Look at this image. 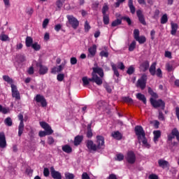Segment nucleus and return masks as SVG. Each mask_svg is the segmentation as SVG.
<instances>
[{
	"label": "nucleus",
	"mask_w": 179,
	"mask_h": 179,
	"mask_svg": "<svg viewBox=\"0 0 179 179\" xmlns=\"http://www.w3.org/2000/svg\"><path fill=\"white\" fill-rule=\"evenodd\" d=\"M92 70V77L90 80H94V83H96L98 86H101L103 85V79L101 78L104 76V71H103V69L100 67H93ZM96 73H98L100 77H99V76H97Z\"/></svg>",
	"instance_id": "f257e3e1"
},
{
	"label": "nucleus",
	"mask_w": 179,
	"mask_h": 179,
	"mask_svg": "<svg viewBox=\"0 0 179 179\" xmlns=\"http://www.w3.org/2000/svg\"><path fill=\"white\" fill-rule=\"evenodd\" d=\"M134 132L137 136L138 141H142L143 145L149 149V148H150V145L148 143L146 134L145 133V130H143V127L139 125L136 126L134 128Z\"/></svg>",
	"instance_id": "f03ea898"
},
{
	"label": "nucleus",
	"mask_w": 179,
	"mask_h": 179,
	"mask_svg": "<svg viewBox=\"0 0 179 179\" xmlns=\"http://www.w3.org/2000/svg\"><path fill=\"white\" fill-rule=\"evenodd\" d=\"M41 128L45 131H40L38 133V136L40 138H43L44 136H47V135H52L54 134V130L51 128V126L48 124V123L45 122H39Z\"/></svg>",
	"instance_id": "7ed1b4c3"
},
{
	"label": "nucleus",
	"mask_w": 179,
	"mask_h": 179,
	"mask_svg": "<svg viewBox=\"0 0 179 179\" xmlns=\"http://www.w3.org/2000/svg\"><path fill=\"white\" fill-rule=\"evenodd\" d=\"M150 101L154 108H159V107H161L162 110L166 108V103L162 99L156 100L153 98H150Z\"/></svg>",
	"instance_id": "20e7f679"
},
{
	"label": "nucleus",
	"mask_w": 179,
	"mask_h": 179,
	"mask_svg": "<svg viewBox=\"0 0 179 179\" xmlns=\"http://www.w3.org/2000/svg\"><path fill=\"white\" fill-rule=\"evenodd\" d=\"M146 82H148V76L144 73L137 80V87L141 88V90H144L146 87Z\"/></svg>",
	"instance_id": "39448f33"
},
{
	"label": "nucleus",
	"mask_w": 179,
	"mask_h": 179,
	"mask_svg": "<svg viewBox=\"0 0 179 179\" xmlns=\"http://www.w3.org/2000/svg\"><path fill=\"white\" fill-rule=\"evenodd\" d=\"M96 149L98 150H100V149H104L106 148V142H105V138L104 136L98 135L96 136Z\"/></svg>",
	"instance_id": "423d86ee"
},
{
	"label": "nucleus",
	"mask_w": 179,
	"mask_h": 179,
	"mask_svg": "<svg viewBox=\"0 0 179 179\" xmlns=\"http://www.w3.org/2000/svg\"><path fill=\"white\" fill-rule=\"evenodd\" d=\"M18 120L20 121L18 126V136H22L23 134V131H24V118L23 117V115L20 113L18 115Z\"/></svg>",
	"instance_id": "0eeeda50"
},
{
	"label": "nucleus",
	"mask_w": 179,
	"mask_h": 179,
	"mask_svg": "<svg viewBox=\"0 0 179 179\" xmlns=\"http://www.w3.org/2000/svg\"><path fill=\"white\" fill-rule=\"evenodd\" d=\"M66 17L71 27H73L74 30H76V29L79 27V20H78L76 17H73V15H67Z\"/></svg>",
	"instance_id": "6e6552de"
},
{
	"label": "nucleus",
	"mask_w": 179,
	"mask_h": 179,
	"mask_svg": "<svg viewBox=\"0 0 179 179\" xmlns=\"http://www.w3.org/2000/svg\"><path fill=\"white\" fill-rule=\"evenodd\" d=\"M126 160L129 164H134L136 162V155H135V152L132 150L128 151Z\"/></svg>",
	"instance_id": "1a4fd4ad"
},
{
	"label": "nucleus",
	"mask_w": 179,
	"mask_h": 179,
	"mask_svg": "<svg viewBox=\"0 0 179 179\" xmlns=\"http://www.w3.org/2000/svg\"><path fill=\"white\" fill-rule=\"evenodd\" d=\"M175 138H176L178 142H179V131L177 128L173 129L171 134L168 135V141L171 142Z\"/></svg>",
	"instance_id": "9d476101"
},
{
	"label": "nucleus",
	"mask_w": 179,
	"mask_h": 179,
	"mask_svg": "<svg viewBox=\"0 0 179 179\" xmlns=\"http://www.w3.org/2000/svg\"><path fill=\"white\" fill-rule=\"evenodd\" d=\"M11 93H12V97L13 99H15V100H20V92L17 90V87L15 85H11Z\"/></svg>",
	"instance_id": "9b49d317"
},
{
	"label": "nucleus",
	"mask_w": 179,
	"mask_h": 179,
	"mask_svg": "<svg viewBox=\"0 0 179 179\" xmlns=\"http://www.w3.org/2000/svg\"><path fill=\"white\" fill-rule=\"evenodd\" d=\"M86 146H87L89 152H90V153H92L93 152H97V150H98L96 145L94 144V143L92 140H87L86 141Z\"/></svg>",
	"instance_id": "f8f14e48"
},
{
	"label": "nucleus",
	"mask_w": 179,
	"mask_h": 179,
	"mask_svg": "<svg viewBox=\"0 0 179 179\" xmlns=\"http://www.w3.org/2000/svg\"><path fill=\"white\" fill-rule=\"evenodd\" d=\"M34 100L36 101V103H41L43 107H47V100H45L44 96L41 94H37L34 98Z\"/></svg>",
	"instance_id": "ddd939ff"
},
{
	"label": "nucleus",
	"mask_w": 179,
	"mask_h": 179,
	"mask_svg": "<svg viewBox=\"0 0 179 179\" xmlns=\"http://www.w3.org/2000/svg\"><path fill=\"white\" fill-rule=\"evenodd\" d=\"M136 15L138 19V22H140V23L143 26H146V20H145V15H143L142 10H137Z\"/></svg>",
	"instance_id": "4468645a"
},
{
	"label": "nucleus",
	"mask_w": 179,
	"mask_h": 179,
	"mask_svg": "<svg viewBox=\"0 0 179 179\" xmlns=\"http://www.w3.org/2000/svg\"><path fill=\"white\" fill-rule=\"evenodd\" d=\"M50 174L54 179H62V175L59 171H55L54 166L50 167Z\"/></svg>",
	"instance_id": "2eb2a0df"
},
{
	"label": "nucleus",
	"mask_w": 179,
	"mask_h": 179,
	"mask_svg": "<svg viewBox=\"0 0 179 179\" xmlns=\"http://www.w3.org/2000/svg\"><path fill=\"white\" fill-rule=\"evenodd\" d=\"M36 66L39 68V75H45L48 72V67L41 63H37Z\"/></svg>",
	"instance_id": "dca6fc26"
},
{
	"label": "nucleus",
	"mask_w": 179,
	"mask_h": 179,
	"mask_svg": "<svg viewBox=\"0 0 179 179\" xmlns=\"http://www.w3.org/2000/svg\"><path fill=\"white\" fill-rule=\"evenodd\" d=\"M6 137L5 136V133L1 132L0 133V148L1 149H5L6 148Z\"/></svg>",
	"instance_id": "f3484780"
},
{
	"label": "nucleus",
	"mask_w": 179,
	"mask_h": 179,
	"mask_svg": "<svg viewBox=\"0 0 179 179\" xmlns=\"http://www.w3.org/2000/svg\"><path fill=\"white\" fill-rule=\"evenodd\" d=\"M88 52L91 57H94V55H96V52H97V45L94 44L92 46L90 47L88 49Z\"/></svg>",
	"instance_id": "a211bd4d"
},
{
	"label": "nucleus",
	"mask_w": 179,
	"mask_h": 179,
	"mask_svg": "<svg viewBox=\"0 0 179 179\" xmlns=\"http://www.w3.org/2000/svg\"><path fill=\"white\" fill-rule=\"evenodd\" d=\"M86 136L88 139L93 138V130L92 129V123L87 124Z\"/></svg>",
	"instance_id": "6ab92c4d"
},
{
	"label": "nucleus",
	"mask_w": 179,
	"mask_h": 179,
	"mask_svg": "<svg viewBox=\"0 0 179 179\" xmlns=\"http://www.w3.org/2000/svg\"><path fill=\"white\" fill-rule=\"evenodd\" d=\"M158 164L160 167H162V169H166L167 167H169L170 166V164L163 159H160L158 160Z\"/></svg>",
	"instance_id": "aec40b11"
},
{
	"label": "nucleus",
	"mask_w": 179,
	"mask_h": 179,
	"mask_svg": "<svg viewBox=\"0 0 179 179\" xmlns=\"http://www.w3.org/2000/svg\"><path fill=\"white\" fill-rule=\"evenodd\" d=\"M157 63L153 62L149 68V72L152 76H155L156 75V66Z\"/></svg>",
	"instance_id": "412c9836"
},
{
	"label": "nucleus",
	"mask_w": 179,
	"mask_h": 179,
	"mask_svg": "<svg viewBox=\"0 0 179 179\" xmlns=\"http://www.w3.org/2000/svg\"><path fill=\"white\" fill-rule=\"evenodd\" d=\"M83 141V136H76L74 138V146H79Z\"/></svg>",
	"instance_id": "4be33fe9"
},
{
	"label": "nucleus",
	"mask_w": 179,
	"mask_h": 179,
	"mask_svg": "<svg viewBox=\"0 0 179 179\" xmlns=\"http://www.w3.org/2000/svg\"><path fill=\"white\" fill-rule=\"evenodd\" d=\"M154 135V142H159V138L162 136V131L160 130H155L153 131Z\"/></svg>",
	"instance_id": "5701e85b"
},
{
	"label": "nucleus",
	"mask_w": 179,
	"mask_h": 179,
	"mask_svg": "<svg viewBox=\"0 0 179 179\" xmlns=\"http://www.w3.org/2000/svg\"><path fill=\"white\" fill-rule=\"evenodd\" d=\"M149 61L146 60L140 65V68L142 69L143 72H146V71L149 69Z\"/></svg>",
	"instance_id": "b1692460"
},
{
	"label": "nucleus",
	"mask_w": 179,
	"mask_h": 179,
	"mask_svg": "<svg viewBox=\"0 0 179 179\" xmlns=\"http://www.w3.org/2000/svg\"><path fill=\"white\" fill-rule=\"evenodd\" d=\"M128 6L129 8L131 13L132 15H134L136 9L135 8V6H134V0H129Z\"/></svg>",
	"instance_id": "393cba45"
},
{
	"label": "nucleus",
	"mask_w": 179,
	"mask_h": 179,
	"mask_svg": "<svg viewBox=\"0 0 179 179\" xmlns=\"http://www.w3.org/2000/svg\"><path fill=\"white\" fill-rule=\"evenodd\" d=\"M106 104L107 103L105 101L101 100L97 102L96 107L99 110H104V108H106Z\"/></svg>",
	"instance_id": "a878e982"
},
{
	"label": "nucleus",
	"mask_w": 179,
	"mask_h": 179,
	"mask_svg": "<svg viewBox=\"0 0 179 179\" xmlns=\"http://www.w3.org/2000/svg\"><path fill=\"white\" fill-rule=\"evenodd\" d=\"M64 70V67L62 66V65H59L58 67H53L51 69V73H53V75H55L57 73L59 72H62V71Z\"/></svg>",
	"instance_id": "bb28decb"
},
{
	"label": "nucleus",
	"mask_w": 179,
	"mask_h": 179,
	"mask_svg": "<svg viewBox=\"0 0 179 179\" xmlns=\"http://www.w3.org/2000/svg\"><path fill=\"white\" fill-rule=\"evenodd\" d=\"M111 136H113L114 139H117V141H121V139H122V134L118 131L112 133Z\"/></svg>",
	"instance_id": "cd10ccee"
},
{
	"label": "nucleus",
	"mask_w": 179,
	"mask_h": 179,
	"mask_svg": "<svg viewBox=\"0 0 179 179\" xmlns=\"http://www.w3.org/2000/svg\"><path fill=\"white\" fill-rule=\"evenodd\" d=\"M171 34H172V36H175L176 33H177V29H178V24L174 22H171Z\"/></svg>",
	"instance_id": "c85d7f7f"
},
{
	"label": "nucleus",
	"mask_w": 179,
	"mask_h": 179,
	"mask_svg": "<svg viewBox=\"0 0 179 179\" xmlns=\"http://www.w3.org/2000/svg\"><path fill=\"white\" fill-rule=\"evenodd\" d=\"M63 152L65 153L69 154L72 153V147H71L69 145H64L62 148Z\"/></svg>",
	"instance_id": "c756f323"
},
{
	"label": "nucleus",
	"mask_w": 179,
	"mask_h": 179,
	"mask_svg": "<svg viewBox=\"0 0 179 179\" xmlns=\"http://www.w3.org/2000/svg\"><path fill=\"white\" fill-rule=\"evenodd\" d=\"M148 93L152 96L151 99H159V95H157V93L155 92L151 87H148Z\"/></svg>",
	"instance_id": "7c9ffc66"
},
{
	"label": "nucleus",
	"mask_w": 179,
	"mask_h": 179,
	"mask_svg": "<svg viewBox=\"0 0 179 179\" xmlns=\"http://www.w3.org/2000/svg\"><path fill=\"white\" fill-rule=\"evenodd\" d=\"M99 55L100 57H101V58H108V55H110V53L108 52V50H107V48H105L104 50H101L99 52Z\"/></svg>",
	"instance_id": "2f4dec72"
},
{
	"label": "nucleus",
	"mask_w": 179,
	"mask_h": 179,
	"mask_svg": "<svg viewBox=\"0 0 179 179\" xmlns=\"http://www.w3.org/2000/svg\"><path fill=\"white\" fill-rule=\"evenodd\" d=\"M110 65H111L112 69L113 71L114 75L117 78H120V72H118V69H117V65L114 63H111Z\"/></svg>",
	"instance_id": "473e14b6"
},
{
	"label": "nucleus",
	"mask_w": 179,
	"mask_h": 179,
	"mask_svg": "<svg viewBox=\"0 0 179 179\" xmlns=\"http://www.w3.org/2000/svg\"><path fill=\"white\" fill-rule=\"evenodd\" d=\"M136 99H138V100H140V101H143L144 104H146V96H145L144 94L138 93L136 94Z\"/></svg>",
	"instance_id": "72a5a7b5"
},
{
	"label": "nucleus",
	"mask_w": 179,
	"mask_h": 179,
	"mask_svg": "<svg viewBox=\"0 0 179 179\" xmlns=\"http://www.w3.org/2000/svg\"><path fill=\"white\" fill-rule=\"evenodd\" d=\"M26 47H31L33 44V38L31 36H27L25 39Z\"/></svg>",
	"instance_id": "f704fd0d"
},
{
	"label": "nucleus",
	"mask_w": 179,
	"mask_h": 179,
	"mask_svg": "<svg viewBox=\"0 0 179 179\" xmlns=\"http://www.w3.org/2000/svg\"><path fill=\"white\" fill-rule=\"evenodd\" d=\"M90 79H92V78H87V77H83L82 78L83 86H89V85L90 84V82L94 83V80H90Z\"/></svg>",
	"instance_id": "c9c22d12"
},
{
	"label": "nucleus",
	"mask_w": 179,
	"mask_h": 179,
	"mask_svg": "<svg viewBox=\"0 0 179 179\" xmlns=\"http://www.w3.org/2000/svg\"><path fill=\"white\" fill-rule=\"evenodd\" d=\"M3 79L5 82H7V83H9L11 86V85L13 84V79L10 78L9 76H3Z\"/></svg>",
	"instance_id": "e433bc0d"
},
{
	"label": "nucleus",
	"mask_w": 179,
	"mask_h": 179,
	"mask_svg": "<svg viewBox=\"0 0 179 179\" xmlns=\"http://www.w3.org/2000/svg\"><path fill=\"white\" fill-rule=\"evenodd\" d=\"M136 41H138L139 44H145L146 43V37L145 36H138Z\"/></svg>",
	"instance_id": "4c0bfd02"
},
{
	"label": "nucleus",
	"mask_w": 179,
	"mask_h": 179,
	"mask_svg": "<svg viewBox=\"0 0 179 179\" xmlns=\"http://www.w3.org/2000/svg\"><path fill=\"white\" fill-rule=\"evenodd\" d=\"M31 48L33 50H34V51H40V50H41V45H40L37 42L34 43Z\"/></svg>",
	"instance_id": "58836bf2"
},
{
	"label": "nucleus",
	"mask_w": 179,
	"mask_h": 179,
	"mask_svg": "<svg viewBox=\"0 0 179 179\" xmlns=\"http://www.w3.org/2000/svg\"><path fill=\"white\" fill-rule=\"evenodd\" d=\"M4 124L7 125V127H12L13 122H12V118L8 117L4 120Z\"/></svg>",
	"instance_id": "ea45409f"
},
{
	"label": "nucleus",
	"mask_w": 179,
	"mask_h": 179,
	"mask_svg": "<svg viewBox=\"0 0 179 179\" xmlns=\"http://www.w3.org/2000/svg\"><path fill=\"white\" fill-rule=\"evenodd\" d=\"M121 23H122V20H120V19H117V20H115L114 21H113L111 26H112V27H116V26H120V24H121Z\"/></svg>",
	"instance_id": "a19ab883"
},
{
	"label": "nucleus",
	"mask_w": 179,
	"mask_h": 179,
	"mask_svg": "<svg viewBox=\"0 0 179 179\" xmlns=\"http://www.w3.org/2000/svg\"><path fill=\"white\" fill-rule=\"evenodd\" d=\"M169 22V17H167V14H164L161 17V24H166Z\"/></svg>",
	"instance_id": "79ce46f5"
},
{
	"label": "nucleus",
	"mask_w": 179,
	"mask_h": 179,
	"mask_svg": "<svg viewBox=\"0 0 179 179\" xmlns=\"http://www.w3.org/2000/svg\"><path fill=\"white\" fill-rule=\"evenodd\" d=\"M122 100L124 103H128L129 104H132V103H134V100L129 96H124Z\"/></svg>",
	"instance_id": "37998d69"
},
{
	"label": "nucleus",
	"mask_w": 179,
	"mask_h": 179,
	"mask_svg": "<svg viewBox=\"0 0 179 179\" xmlns=\"http://www.w3.org/2000/svg\"><path fill=\"white\" fill-rule=\"evenodd\" d=\"M135 48H136V42L133 41L129 46V51L132 52Z\"/></svg>",
	"instance_id": "c03bdc74"
},
{
	"label": "nucleus",
	"mask_w": 179,
	"mask_h": 179,
	"mask_svg": "<svg viewBox=\"0 0 179 179\" xmlns=\"http://www.w3.org/2000/svg\"><path fill=\"white\" fill-rule=\"evenodd\" d=\"M103 22L104 24H109L110 17L108 16V15H103Z\"/></svg>",
	"instance_id": "a18cd8bd"
},
{
	"label": "nucleus",
	"mask_w": 179,
	"mask_h": 179,
	"mask_svg": "<svg viewBox=\"0 0 179 179\" xmlns=\"http://www.w3.org/2000/svg\"><path fill=\"white\" fill-rule=\"evenodd\" d=\"M155 75L157 76V78L162 79V78H163V72L162 71V69L158 68L155 71Z\"/></svg>",
	"instance_id": "49530a36"
},
{
	"label": "nucleus",
	"mask_w": 179,
	"mask_h": 179,
	"mask_svg": "<svg viewBox=\"0 0 179 179\" xmlns=\"http://www.w3.org/2000/svg\"><path fill=\"white\" fill-rule=\"evenodd\" d=\"M17 58L20 62H24L26 61V56L24 55L19 54L17 55Z\"/></svg>",
	"instance_id": "de8ad7c7"
},
{
	"label": "nucleus",
	"mask_w": 179,
	"mask_h": 179,
	"mask_svg": "<svg viewBox=\"0 0 179 179\" xmlns=\"http://www.w3.org/2000/svg\"><path fill=\"white\" fill-rule=\"evenodd\" d=\"M84 29H85V33H88L89 30H90V29H92V27H90L89 22L85 21V24H84Z\"/></svg>",
	"instance_id": "09e8293b"
},
{
	"label": "nucleus",
	"mask_w": 179,
	"mask_h": 179,
	"mask_svg": "<svg viewBox=\"0 0 179 179\" xmlns=\"http://www.w3.org/2000/svg\"><path fill=\"white\" fill-rule=\"evenodd\" d=\"M65 178L66 179H74L75 175L73 173H65Z\"/></svg>",
	"instance_id": "8fccbe9b"
},
{
	"label": "nucleus",
	"mask_w": 179,
	"mask_h": 179,
	"mask_svg": "<svg viewBox=\"0 0 179 179\" xmlns=\"http://www.w3.org/2000/svg\"><path fill=\"white\" fill-rule=\"evenodd\" d=\"M134 72H135V68H134V66H129L127 71V73L128 75H132V73H134Z\"/></svg>",
	"instance_id": "3c124183"
},
{
	"label": "nucleus",
	"mask_w": 179,
	"mask_h": 179,
	"mask_svg": "<svg viewBox=\"0 0 179 179\" xmlns=\"http://www.w3.org/2000/svg\"><path fill=\"white\" fill-rule=\"evenodd\" d=\"M122 20H125L129 26H131V24H132V21L131 20V18H129V17H122Z\"/></svg>",
	"instance_id": "603ef678"
},
{
	"label": "nucleus",
	"mask_w": 179,
	"mask_h": 179,
	"mask_svg": "<svg viewBox=\"0 0 179 179\" xmlns=\"http://www.w3.org/2000/svg\"><path fill=\"white\" fill-rule=\"evenodd\" d=\"M134 39L136 40L137 38H139V29H135L134 30Z\"/></svg>",
	"instance_id": "864d4df0"
},
{
	"label": "nucleus",
	"mask_w": 179,
	"mask_h": 179,
	"mask_svg": "<svg viewBox=\"0 0 179 179\" xmlns=\"http://www.w3.org/2000/svg\"><path fill=\"white\" fill-rule=\"evenodd\" d=\"M158 119L159 120V121H164L166 120L164 118V115H163V112H162L160 110H159Z\"/></svg>",
	"instance_id": "5fc2aeb1"
},
{
	"label": "nucleus",
	"mask_w": 179,
	"mask_h": 179,
	"mask_svg": "<svg viewBox=\"0 0 179 179\" xmlns=\"http://www.w3.org/2000/svg\"><path fill=\"white\" fill-rule=\"evenodd\" d=\"M64 78H65V75H64V73H59L57 76V79L59 82H62Z\"/></svg>",
	"instance_id": "6e6d98bb"
},
{
	"label": "nucleus",
	"mask_w": 179,
	"mask_h": 179,
	"mask_svg": "<svg viewBox=\"0 0 179 179\" xmlns=\"http://www.w3.org/2000/svg\"><path fill=\"white\" fill-rule=\"evenodd\" d=\"M9 38V36L6 34H1L0 35V40L1 41H8V39Z\"/></svg>",
	"instance_id": "4d7b16f0"
},
{
	"label": "nucleus",
	"mask_w": 179,
	"mask_h": 179,
	"mask_svg": "<svg viewBox=\"0 0 179 179\" xmlns=\"http://www.w3.org/2000/svg\"><path fill=\"white\" fill-rule=\"evenodd\" d=\"M48 23H50V20H48V18H46L43 20V29H46L47 28V26H48Z\"/></svg>",
	"instance_id": "13d9d810"
},
{
	"label": "nucleus",
	"mask_w": 179,
	"mask_h": 179,
	"mask_svg": "<svg viewBox=\"0 0 179 179\" xmlns=\"http://www.w3.org/2000/svg\"><path fill=\"white\" fill-rule=\"evenodd\" d=\"M56 5H57V6L58 8V10H61V8H62V6L64 4L62 3V1L61 0H57L56 1Z\"/></svg>",
	"instance_id": "bf43d9fd"
},
{
	"label": "nucleus",
	"mask_w": 179,
	"mask_h": 179,
	"mask_svg": "<svg viewBox=\"0 0 179 179\" xmlns=\"http://www.w3.org/2000/svg\"><path fill=\"white\" fill-rule=\"evenodd\" d=\"M70 63L71 65H76L78 64V59L76 57H71L70 59Z\"/></svg>",
	"instance_id": "052dcab7"
},
{
	"label": "nucleus",
	"mask_w": 179,
	"mask_h": 179,
	"mask_svg": "<svg viewBox=\"0 0 179 179\" xmlns=\"http://www.w3.org/2000/svg\"><path fill=\"white\" fill-rule=\"evenodd\" d=\"M108 10V6H103L102 8V14L103 15H108L107 11Z\"/></svg>",
	"instance_id": "680f3d73"
},
{
	"label": "nucleus",
	"mask_w": 179,
	"mask_h": 179,
	"mask_svg": "<svg viewBox=\"0 0 179 179\" xmlns=\"http://www.w3.org/2000/svg\"><path fill=\"white\" fill-rule=\"evenodd\" d=\"M43 176L44 177H48L50 176V169L48 168H44Z\"/></svg>",
	"instance_id": "e2e57ef3"
},
{
	"label": "nucleus",
	"mask_w": 179,
	"mask_h": 179,
	"mask_svg": "<svg viewBox=\"0 0 179 179\" xmlns=\"http://www.w3.org/2000/svg\"><path fill=\"white\" fill-rule=\"evenodd\" d=\"M166 69L168 72L173 71V65L170 64L169 63L166 64Z\"/></svg>",
	"instance_id": "0e129e2a"
},
{
	"label": "nucleus",
	"mask_w": 179,
	"mask_h": 179,
	"mask_svg": "<svg viewBox=\"0 0 179 179\" xmlns=\"http://www.w3.org/2000/svg\"><path fill=\"white\" fill-rule=\"evenodd\" d=\"M117 160L118 162H122L124 160V155L120 153L117 155Z\"/></svg>",
	"instance_id": "69168bd1"
},
{
	"label": "nucleus",
	"mask_w": 179,
	"mask_h": 179,
	"mask_svg": "<svg viewBox=\"0 0 179 179\" xmlns=\"http://www.w3.org/2000/svg\"><path fill=\"white\" fill-rule=\"evenodd\" d=\"M55 141L54 140V138L52 136H49L48 138V145H52Z\"/></svg>",
	"instance_id": "338daca9"
},
{
	"label": "nucleus",
	"mask_w": 179,
	"mask_h": 179,
	"mask_svg": "<svg viewBox=\"0 0 179 179\" xmlns=\"http://www.w3.org/2000/svg\"><path fill=\"white\" fill-rule=\"evenodd\" d=\"M82 179H90V176H89V174H87V173L84 172L82 174Z\"/></svg>",
	"instance_id": "774afa93"
}]
</instances>
